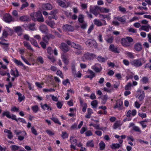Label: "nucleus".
<instances>
[{
	"label": "nucleus",
	"mask_w": 151,
	"mask_h": 151,
	"mask_svg": "<svg viewBox=\"0 0 151 151\" xmlns=\"http://www.w3.org/2000/svg\"><path fill=\"white\" fill-rule=\"evenodd\" d=\"M109 50L115 53H118L119 51L117 50V48L113 44H111L109 47Z\"/></svg>",
	"instance_id": "20"
},
{
	"label": "nucleus",
	"mask_w": 151,
	"mask_h": 151,
	"mask_svg": "<svg viewBox=\"0 0 151 151\" xmlns=\"http://www.w3.org/2000/svg\"><path fill=\"white\" fill-rule=\"evenodd\" d=\"M83 15L80 14L79 15L78 18V21L80 23L84 22L83 21Z\"/></svg>",
	"instance_id": "46"
},
{
	"label": "nucleus",
	"mask_w": 151,
	"mask_h": 151,
	"mask_svg": "<svg viewBox=\"0 0 151 151\" xmlns=\"http://www.w3.org/2000/svg\"><path fill=\"white\" fill-rule=\"evenodd\" d=\"M141 104L140 103L139 101H137L134 103V106L137 109H138L140 107Z\"/></svg>",
	"instance_id": "42"
},
{
	"label": "nucleus",
	"mask_w": 151,
	"mask_h": 151,
	"mask_svg": "<svg viewBox=\"0 0 151 151\" xmlns=\"http://www.w3.org/2000/svg\"><path fill=\"white\" fill-rule=\"evenodd\" d=\"M51 119L55 123L58 124L60 125L61 124V123L59 121L58 119L57 118L54 117H52L51 118Z\"/></svg>",
	"instance_id": "43"
},
{
	"label": "nucleus",
	"mask_w": 151,
	"mask_h": 151,
	"mask_svg": "<svg viewBox=\"0 0 151 151\" xmlns=\"http://www.w3.org/2000/svg\"><path fill=\"white\" fill-rule=\"evenodd\" d=\"M131 83H129L127 84L125 86V89L126 90H129L131 88Z\"/></svg>",
	"instance_id": "63"
},
{
	"label": "nucleus",
	"mask_w": 151,
	"mask_h": 151,
	"mask_svg": "<svg viewBox=\"0 0 151 151\" xmlns=\"http://www.w3.org/2000/svg\"><path fill=\"white\" fill-rule=\"evenodd\" d=\"M23 43L24 45L26 47L27 49L33 51V49L32 48L29 43L27 41H24Z\"/></svg>",
	"instance_id": "26"
},
{
	"label": "nucleus",
	"mask_w": 151,
	"mask_h": 151,
	"mask_svg": "<svg viewBox=\"0 0 151 151\" xmlns=\"http://www.w3.org/2000/svg\"><path fill=\"white\" fill-rule=\"evenodd\" d=\"M65 0H58L57 2L59 5L63 7L66 8L68 7L65 4Z\"/></svg>",
	"instance_id": "21"
},
{
	"label": "nucleus",
	"mask_w": 151,
	"mask_h": 151,
	"mask_svg": "<svg viewBox=\"0 0 151 151\" xmlns=\"http://www.w3.org/2000/svg\"><path fill=\"white\" fill-rule=\"evenodd\" d=\"M99 11H100V7L98 6H91L90 7V12L96 16H97Z\"/></svg>",
	"instance_id": "7"
},
{
	"label": "nucleus",
	"mask_w": 151,
	"mask_h": 151,
	"mask_svg": "<svg viewBox=\"0 0 151 151\" xmlns=\"http://www.w3.org/2000/svg\"><path fill=\"white\" fill-rule=\"evenodd\" d=\"M2 20L6 23H9L12 21V18L9 14L6 13L3 15Z\"/></svg>",
	"instance_id": "9"
},
{
	"label": "nucleus",
	"mask_w": 151,
	"mask_h": 151,
	"mask_svg": "<svg viewBox=\"0 0 151 151\" xmlns=\"http://www.w3.org/2000/svg\"><path fill=\"white\" fill-rule=\"evenodd\" d=\"M32 108L33 112L35 113L37 112L39 109V107L37 105H35L32 106Z\"/></svg>",
	"instance_id": "38"
},
{
	"label": "nucleus",
	"mask_w": 151,
	"mask_h": 151,
	"mask_svg": "<svg viewBox=\"0 0 151 151\" xmlns=\"http://www.w3.org/2000/svg\"><path fill=\"white\" fill-rule=\"evenodd\" d=\"M142 49V46L140 43H137L134 45V49L135 50L137 51H140Z\"/></svg>",
	"instance_id": "19"
},
{
	"label": "nucleus",
	"mask_w": 151,
	"mask_h": 151,
	"mask_svg": "<svg viewBox=\"0 0 151 151\" xmlns=\"http://www.w3.org/2000/svg\"><path fill=\"white\" fill-rule=\"evenodd\" d=\"M133 41V39L130 37H127L125 38L122 39L121 43L124 47L129 46L131 45L130 42Z\"/></svg>",
	"instance_id": "4"
},
{
	"label": "nucleus",
	"mask_w": 151,
	"mask_h": 151,
	"mask_svg": "<svg viewBox=\"0 0 151 151\" xmlns=\"http://www.w3.org/2000/svg\"><path fill=\"white\" fill-rule=\"evenodd\" d=\"M145 97V92L144 91H142L141 92V94L139 95L138 99L139 101H142L144 99Z\"/></svg>",
	"instance_id": "30"
},
{
	"label": "nucleus",
	"mask_w": 151,
	"mask_h": 151,
	"mask_svg": "<svg viewBox=\"0 0 151 151\" xmlns=\"http://www.w3.org/2000/svg\"><path fill=\"white\" fill-rule=\"evenodd\" d=\"M88 73L90 74V75L92 78L95 76V73L91 70H88Z\"/></svg>",
	"instance_id": "53"
},
{
	"label": "nucleus",
	"mask_w": 151,
	"mask_h": 151,
	"mask_svg": "<svg viewBox=\"0 0 151 151\" xmlns=\"http://www.w3.org/2000/svg\"><path fill=\"white\" fill-rule=\"evenodd\" d=\"M114 87L115 88H117L119 86L120 83L119 82L114 81Z\"/></svg>",
	"instance_id": "56"
},
{
	"label": "nucleus",
	"mask_w": 151,
	"mask_h": 151,
	"mask_svg": "<svg viewBox=\"0 0 151 151\" xmlns=\"http://www.w3.org/2000/svg\"><path fill=\"white\" fill-rule=\"evenodd\" d=\"M86 145L88 147H92L94 146V144L92 141H88L87 142Z\"/></svg>",
	"instance_id": "60"
},
{
	"label": "nucleus",
	"mask_w": 151,
	"mask_h": 151,
	"mask_svg": "<svg viewBox=\"0 0 151 151\" xmlns=\"http://www.w3.org/2000/svg\"><path fill=\"white\" fill-rule=\"evenodd\" d=\"M80 25L82 29H86L87 26V23L85 22L81 23Z\"/></svg>",
	"instance_id": "45"
},
{
	"label": "nucleus",
	"mask_w": 151,
	"mask_h": 151,
	"mask_svg": "<svg viewBox=\"0 0 151 151\" xmlns=\"http://www.w3.org/2000/svg\"><path fill=\"white\" fill-rule=\"evenodd\" d=\"M123 105V102L121 100H118L116 101V105L115 106V108L119 107L122 106Z\"/></svg>",
	"instance_id": "32"
},
{
	"label": "nucleus",
	"mask_w": 151,
	"mask_h": 151,
	"mask_svg": "<svg viewBox=\"0 0 151 151\" xmlns=\"http://www.w3.org/2000/svg\"><path fill=\"white\" fill-rule=\"evenodd\" d=\"M42 39L43 41H44V42H45L46 43H48V42L49 40L47 35L44 37L42 38Z\"/></svg>",
	"instance_id": "62"
},
{
	"label": "nucleus",
	"mask_w": 151,
	"mask_h": 151,
	"mask_svg": "<svg viewBox=\"0 0 151 151\" xmlns=\"http://www.w3.org/2000/svg\"><path fill=\"white\" fill-rule=\"evenodd\" d=\"M74 137L73 136H71L70 137V142L71 144H75L76 145L77 140L76 139H73V140H72L73 139Z\"/></svg>",
	"instance_id": "52"
},
{
	"label": "nucleus",
	"mask_w": 151,
	"mask_h": 151,
	"mask_svg": "<svg viewBox=\"0 0 151 151\" xmlns=\"http://www.w3.org/2000/svg\"><path fill=\"white\" fill-rule=\"evenodd\" d=\"M32 19L34 21H38L39 22H43L44 18L42 17L41 12L38 11L37 12L32 13L30 14Z\"/></svg>",
	"instance_id": "1"
},
{
	"label": "nucleus",
	"mask_w": 151,
	"mask_h": 151,
	"mask_svg": "<svg viewBox=\"0 0 151 151\" xmlns=\"http://www.w3.org/2000/svg\"><path fill=\"white\" fill-rule=\"evenodd\" d=\"M145 62L146 60L144 58H141L134 60L131 62L130 63L132 66L137 68L141 66Z\"/></svg>",
	"instance_id": "2"
},
{
	"label": "nucleus",
	"mask_w": 151,
	"mask_h": 151,
	"mask_svg": "<svg viewBox=\"0 0 151 151\" xmlns=\"http://www.w3.org/2000/svg\"><path fill=\"white\" fill-rule=\"evenodd\" d=\"M15 31L19 35H20L21 33L22 32V30L21 27L20 26H18L15 27Z\"/></svg>",
	"instance_id": "28"
},
{
	"label": "nucleus",
	"mask_w": 151,
	"mask_h": 151,
	"mask_svg": "<svg viewBox=\"0 0 151 151\" xmlns=\"http://www.w3.org/2000/svg\"><path fill=\"white\" fill-rule=\"evenodd\" d=\"M61 137L63 139L68 138V134L65 131H63L62 132Z\"/></svg>",
	"instance_id": "37"
},
{
	"label": "nucleus",
	"mask_w": 151,
	"mask_h": 151,
	"mask_svg": "<svg viewBox=\"0 0 151 151\" xmlns=\"http://www.w3.org/2000/svg\"><path fill=\"white\" fill-rule=\"evenodd\" d=\"M76 64L75 63L72 64L71 69L72 73L73 75H75L76 73V69L75 68Z\"/></svg>",
	"instance_id": "34"
},
{
	"label": "nucleus",
	"mask_w": 151,
	"mask_h": 151,
	"mask_svg": "<svg viewBox=\"0 0 151 151\" xmlns=\"http://www.w3.org/2000/svg\"><path fill=\"white\" fill-rule=\"evenodd\" d=\"M0 44L2 45V47L3 48L6 49L8 47L9 45L8 43H3L1 41H0Z\"/></svg>",
	"instance_id": "51"
},
{
	"label": "nucleus",
	"mask_w": 151,
	"mask_h": 151,
	"mask_svg": "<svg viewBox=\"0 0 151 151\" xmlns=\"http://www.w3.org/2000/svg\"><path fill=\"white\" fill-rule=\"evenodd\" d=\"M11 150L13 151H15L18 150L19 148V147L16 145H12L11 147Z\"/></svg>",
	"instance_id": "41"
},
{
	"label": "nucleus",
	"mask_w": 151,
	"mask_h": 151,
	"mask_svg": "<svg viewBox=\"0 0 151 151\" xmlns=\"http://www.w3.org/2000/svg\"><path fill=\"white\" fill-rule=\"evenodd\" d=\"M106 40V41L109 43H111L112 42L113 40V38L112 37H110L108 39H105Z\"/></svg>",
	"instance_id": "61"
},
{
	"label": "nucleus",
	"mask_w": 151,
	"mask_h": 151,
	"mask_svg": "<svg viewBox=\"0 0 151 151\" xmlns=\"http://www.w3.org/2000/svg\"><path fill=\"white\" fill-rule=\"evenodd\" d=\"M42 108L44 110H49V109L50 110H51V109L50 108L47 104H45L43 105H41Z\"/></svg>",
	"instance_id": "39"
},
{
	"label": "nucleus",
	"mask_w": 151,
	"mask_h": 151,
	"mask_svg": "<svg viewBox=\"0 0 151 151\" xmlns=\"http://www.w3.org/2000/svg\"><path fill=\"white\" fill-rule=\"evenodd\" d=\"M140 81L142 82L143 83H147L148 82V79L147 77H143Z\"/></svg>",
	"instance_id": "50"
},
{
	"label": "nucleus",
	"mask_w": 151,
	"mask_h": 151,
	"mask_svg": "<svg viewBox=\"0 0 151 151\" xmlns=\"http://www.w3.org/2000/svg\"><path fill=\"white\" fill-rule=\"evenodd\" d=\"M150 26L149 25L147 24L146 25H143L141 26L139 30H143L147 32H148L149 31Z\"/></svg>",
	"instance_id": "23"
},
{
	"label": "nucleus",
	"mask_w": 151,
	"mask_h": 151,
	"mask_svg": "<svg viewBox=\"0 0 151 151\" xmlns=\"http://www.w3.org/2000/svg\"><path fill=\"white\" fill-rule=\"evenodd\" d=\"M35 24L34 23L30 24L29 25L28 27L30 30H34L35 29L34 26Z\"/></svg>",
	"instance_id": "59"
},
{
	"label": "nucleus",
	"mask_w": 151,
	"mask_h": 151,
	"mask_svg": "<svg viewBox=\"0 0 151 151\" xmlns=\"http://www.w3.org/2000/svg\"><path fill=\"white\" fill-rule=\"evenodd\" d=\"M104 24H103L99 20L95 19L93 20L94 24L97 26H101L103 25H106L107 24L106 22L104 20H103Z\"/></svg>",
	"instance_id": "13"
},
{
	"label": "nucleus",
	"mask_w": 151,
	"mask_h": 151,
	"mask_svg": "<svg viewBox=\"0 0 151 151\" xmlns=\"http://www.w3.org/2000/svg\"><path fill=\"white\" fill-rule=\"evenodd\" d=\"M96 57V55L87 52L84 55L83 60L84 61L85 60H93Z\"/></svg>",
	"instance_id": "5"
},
{
	"label": "nucleus",
	"mask_w": 151,
	"mask_h": 151,
	"mask_svg": "<svg viewBox=\"0 0 151 151\" xmlns=\"http://www.w3.org/2000/svg\"><path fill=\"white\" fill-rule=\"evenodd\" d=\"M40 30L42 32H46L47 30V26L45 25H41L40 27Z\"/></svg>",
	"instance_id": "25"
},
{
	"label": "nucleus",
	"mask_w": 151,
	"mask_h": 151,
	"mask_svg": "<svg viewBox=\"0 0 151 151\" xmlns=\"http://www.w3.org/2000/svg\"><path fill=\"white\" fill-rule=\"evenodd\" d=\"M19 19L22 21H27L29 20V18L27 16H24L21 17H20Z\"/></svg>",
	"instance_id": "36"
},
{
	"label": "nucleus",
	"mask_w": 151,
	"mask_h": 151,
	"mask_svg": "<svg viewBox=\"0 0 151 151\" xmlns=\"http://www.w3.org/2000/svg\"><path fill=\"white\" fill-rule=\"evenodd\" d=\"M125 54L128 57L131 58H134V56L133 53L131 52L126 51L125 53Z\"/></svg>",
	"instance_id": "29"
},
{
	"label": "nucleus",
	"mask_w": 151,
	"mask_h": 151,
	"mask_svg": "<svg viewBox=\"0 0 151 151\" xmlns=\"http://www.w3.org/2000/svg\"><path fill=\"white\" fill-rule=\"evenodd\" d=\"M100 11L101 12L107 13L109 12V9L104 7H100Z\"/></svg>",
	"instance_id": "54"
},
{
	"label": "nucleus",
	"mask_w": 151,
	"mask_h": 151,
	"mask_svg": "<svg viewBox=\"0 0 151 151\" xmlns=\"http://www.w3.org/2000/svg\"><path fill=\"white\" fill-rule=\"evenodd\" d=\"M127 140L128 141H130L133 142L134 141V139L132 136H130L127 137Z\"/></svg>",
	"instance_id": "58"
},
{
	"label": "nucleus",
	"mask_w": 151,
	"mask_h": 151,
	"mask_svg": "<svg viewBox=\"0 0 151 151\" xmlns=\"http://www.w3.org/2000/svg\"><path fill=\"white\" fill-rule=\"evenodd\" d=\"M3 116H6V117L8 118H9L11 114H10V112L8 111H6L3 112L2 114Z\"/></svg>",
	"instance_id": "44"
},
{
	"label": "nucleus",
	"mask_w": 151,
	"mask_h": 151,
	"mask_svg": "<svg viewBox=\"0 0 151 151\" xmlns=\"http://www.w3.org/2000/svg\"><path fill=\"white\" fill-rule=\"evenodd\" d=\"M136 114L137 111L135 109H133L132 110H129L127 112L126 116L128 117H129L131 115L134 116Z\"/></svg>",
	"instance_id": "17"
},
{
	"label": "nucleus",
	"mask_w": 151,
	"mask_h": 151,
	"mask_svg": "<svg viewBox=\"0 0 151 151\" xmlns=\"http://www.w3.org/2000/svg\"><path fill=\"white\" fill-rule=\"evenodd\" d=\"M91 68L96 73H99L102 70V68L99 64H96L92 66Z\"/></svg>",
	"instance_id": "10"
},
{
	"label": "nucleus",
	"mask_w": 151,
	"mask_h": 151,
	"mask_svg": "<svg viewBox=\"0 0 151 151\" xmlns=\"http://www.w3.org/2000/svg\"><path fill=\"white\" fill-rule=\"evenodd\" d=\"M13 61L17 65L22 66L23 67L24 66L23 64L22 63L20 60H18L15 58H14L13 59Z\"/></svg>",
	"instance_id": "24"
},
{
	"label": "nucleus",
	"mask_w": 151,
	"mask_h": 151,
	"mask_svg": "<svg viewBox=\"0 0 151 151\" xmlns=\"http://www.w3.org/2000/svg\"><path fill=\"white\" fill-rule=\"evenodd\" d=\"M28 3L27 2H26L25 3L22 4L21 7L20 8V9L21 10H22L24 8H26L28 6Z\"/></svg>",
	"instance_id": "57"
},
{
	"label": "nucleus",
	"mask_w": 151,
	"mask_h": 151,
	"mask_svg": "<svg viewBox=\"0 0 151 151\" xmlns=\"http://www.w3.org/2000/svg\"><path fill=\"white\" fill-rule=\"evenodd\" d=\"M97 60L100 62H104L106 60V59L101 56H99L97 58Z\"/></svg>",
	"instance_id": "48"
},
{
	"label": "nucleus",
	"mask_w": 151,
	"mask_h": 151,
	"mask_svg": "<svg viewBox=\"0 0 151 151\" xmlns=\"http://www.w3.org/2000/svg\"><path fill=\"white\" fill-rule=\"evenodd\" d=\"M60 47L64 52H67L69 50L68 46L64 43H62L60 46Z\"/></svg>",
	"instance_id": "15"
},
{
	"label": "nucleus",
	"mask_w": 151,
	"mask_h": 151,
	"mask_svg": "<svg viewBox=\"0 0 151 151\" xmlns=\"http://www.w3.org/2000/svg\"><path fill=\"white\" fill-rule=\"evenodd\" d=\"M11 75L14 76V77H18L19 75V72L17 69H12L10 71Z\"/></svg>",
	"instance_id": "18"
},
{
	"label": "nucleus",
	"mask_w": 151,
	"mask_h": 151,
	"mask_svg": "<svg viewBox=\"0 0 151 151\" xmlns=\"http://www.w3.org/2000/svg\"><path fill=\"white\" fill-rule=\"evenodd\" d=\"M62 58L64 63L65 64H68V63L69 61L66 58L65 56H63L62 57Z\"/></svg>",
	"instance_id": "55"
},
{
	"label": "nucleus",
	"mask_w": 151,
	"mask_h": 151,
	"mask_svg": "<svg viewBox=\"0 0 151 151\" xmlns=\"http://www.w3.org/2000/svg\"><path fill=\"white\" fill-rule=\"evenodd\" d=\"M13 32L12 30L10 28L6 27L4 29L2 33L3 37H6L9 35H11Z\"/></svg>",
	"instance_id": "6"
},
{
	"label": "nucleus",
	"mask_w": 151,
	"mask_h": 151,
	"mask_svg": "<svg viewBox=\"0 0 151 151\" xmlns=\"http://www.w3.org/2000/svg\"><path fill=\"white\" fill-rule=\"evenodd\" d=\"M29 41L31 44L35 47H39L38 44L37 42L33 38H31L30 39Z\"/></svg>",
	"instance_id": "27"
},
{
	"label": "nucleus",
	"mask_w": 151,
	"mask_h": 151,
	"mask_svg": "<svg viewBox=\"0 0 151 151\" xmlns=\"http://www.w3.org/2000/svg\"><path fill=\"white\" fill-rule=\"evenodd\" d=\"M100 149L101 150H103L105 147V143L103 141L101 142L99 144Z\"/></svg>",
	"instance_id": "47"
},
{
	"label": "nucleus",
	"mask_w": 151,
	"mask_h": 151,
	"mask_svg": "<svg viewBox=\"0 0 151 151\" xmlns=\"http://www.w3.org/2000/svg\"><path fill=\"white\" fill-rule=\"evenodd\" d=\"M16 94L18 96V100L19 102H21L25 99V97L24 95H22L19 92H17Z\"/></svg>",
	"instance_id": "22"
},
{
	"label": "nucleus",
	"mask_w": 151,
	"mask_h": 151,
	"mask_svg": "<svg viewBox=\"0 0 151 151\" xmlns=\"http://www.w3.org/2000/svg\"><path fill=\"white\" fill-rule=\"evenodd\" d=\"M45 22L52 28H54L56 27V24L55 22L52 20H46Z\"/></svg>",
	"instance_id": "14"
},
{
	"label": "nucleus",
	"mask_w": 151,
	"mask_h": 151,
	"mask_svg": "<svg viewBox=\"0 0 151 151\" xmlns=\"http://www.w3.org/2000/svg\"><path fill=\"white\" fill-rule=\"evenodd\" d=\"M42 8L44 10H50L52 8V6L50 4H43L42 5Z\"/></svg>",
	"instance_id": "16"
},
{
	"label": "nucleus",
	"mask_w": 151,
	"mask_h": 151,
	"mask_svg": "<svg viewBox=\"0 0 151 151\" xmlns=\"http://www.w3.org/2000/svg\"><path fill=\"white\" fill-rule=\"evenodd\" d=\"M121 147V145L119 144H112L111 145V147L112 149H118Z\"/></svg>",
	"instance_id": "33"
},
{
	"label": "nucleus",
	"mask_w": 151,
	"mask_h": 151,
	"mask_svg": "<svg viewBox=\"0 0 151 151\" xmlns=\"http://www.w3.org/2000/svg\"><path fill=\"white\" fill-rule=\"evenodd\" d=\"M14 133L17 135L21 134L22 136H18V139L19 140L21 141L24 138V136L27 134L25 132H22L18 130H15Z\"/></svg>",
	"instance_id": "8"
},
{
	"label": "nucleus",
	"mask_w": 151,
	"mask_h": 151,
	"mask_svg": "<svg viewBox=\"0 0 151 151\" xmlns=\"http://www.w3.org/2000/svg\"><path fill=\"white\" fill-rule=\"evenodd\" d=\"M67 43L69 45H70L73 47L76 48L77 50L76 51V54L79 55L81 53V50H82V47L78 44H76L73 42H71L69 40H67Z\"/></svg>",
	"instance_id": "3"
},
{
	"label": "nucleus",
	"mask_w": 151,
	"mask_h": 151,
	"mask_svg": "<svg viewBox=\"0 0 151 151\" xmlns=\"http://www.w3.org/2000/svg\"><path fill=\"white\" fill-rule=\"evenodd\" d=\"M119 10L120 11L122 12L125 13L126 12V9L123 7L120 6L119 7Z\"/></svg>",
	"instance_id": "64"
},
{
	"label": "nucleus",
	"mask_w": 151,
	"mask_h": 151,
	"mask_svg": "<svg viewBox=\"0 0 151 151\" xmlns=\"http://www.w3.org/2000/svg\"><path fill=\"white\" fill-rule=\"evenodd\" d=\"M115 19H117L119 21L121 22H126V18L124 17H115Z\"/></svg>",
	"instance_id": "31"
},
{
	"label": "nucleus",
	"mask_w": 151,
	"mask_h": 151,
	"mask_svg": "<svg viewBox=\"0 0 151 151\" xmlns=\"http://www.w3.org/2000/svg\"><path fill=\"white\" fill-rule=\"evenodd\" d=\"M86 45L89 47L94 46L96 47V41L93 39H90L87 40L86 42Z\"/></svg>",
	"instance_id": "11"
},
{
	"label": "nucleus",
	"mask_w": 151,
	"mask_h": 151,
	"mask_svg": "<svg viewBox=\"0 0 151 151\" xmlns=\"http://www.w3.org/2000/svg\"><path fill=\"white\" fill-rule=\"evenodd\" d=\"M133 129L134 131L141 133V131L139 128L136 126H134L133 127Z\"/></svg>",
	"instance_id": "49"
},
{
	"label": "nucleus",
	"mask_w": 151,
	"mask_h": 151,
	"mask_svg": "<svg viewBox=\"0 0 151 151\" xmlns=\"http://www.w3.org/2000/svg\"><path fill=\"white\" fill-rule=\"evenodd\" d=\"M93 127H94L95 129H100L103 130H105L106 129V128H104L102 127H100L99 126V124H94V125H93Z\"/></svg>",
	"instance_id": "35"
},
{
	"label": "nucleus",
	"mask_w": 151,
	"mask_h": 151,
	"mask_svg": "<svg viewBox=\"0 0 151 151\" xmlns=\"http://www.w3.org/2000/svg\"><path fill=\"white\" fill-rule=\"evenodd\" d=\"M63 29L64 31H73L74 29L72 26L68 25V24H65L63 26Z\"/></svg>",
	"instance_id": "12"
},
{
	"label": "nucleus",
	"mask_w": 151,
	"mask_h": 151,
	"mask_svg": "<svg viewBox=\"0 0 151 151\" xmlns=\"http://www.w3.org/2000/svg\"><path fill=\"white\" fill-rule=\"evenodd\" d=\"M98 102L96 100H94L92 101L91 103V104L93 108H96L97 107Z\"/></svg>",
	"instance_id": "40"
}]
</instances>
